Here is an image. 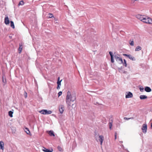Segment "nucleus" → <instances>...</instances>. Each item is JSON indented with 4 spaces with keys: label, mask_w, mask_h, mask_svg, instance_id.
Returning a JSON list of instances; mask_svg holds the SVG:
<instances>
[{
    "label": "nucleus",
    "mask_w": 152,
    "mask_h": 152,
    "mask_svg": "<svg viewBox=\"0 0 152 152\" xmlns=\"http://www.w3.org/2000/svg\"><path fill=\"white\" fill-rule=\"evenodd\" d=\"M145 91L147 92H149L151 91V88L149 87L145 86Z\"/></svg>",
    "instance_id": "nucleus-12"
},
{
    "label": "nucleus",
    "mask_w": 152,
    "mask_h": 152,
    "mask_svg": "<svg viewBox=\"0 0 152 152\" xmlns=\"http://www.w3.org/2000/svg\"><path fill=\"white\" fill-rule=\"evenodd\" d=\"M22 50V47L21 45H19V53H20Z\"/></svg>",
    "instance_id": "nucleus-22"
},
{
    "label": "nucleus",
    "mask_w": 152,
    "mask_h": 152,
    "mask_svg": "<svg viewBox=\"0 0 152 152\" xmlns=\"http://www.w3.org/2000/svg\"><path fill=\"white\" fill-rule=\"evenodd\" d=\"M120 142H121V141H120Z\"/></svg>",
    "instance_id": "nucleus-42"
},
{
    "label": "nucleus",
    "mask_w": 152,
    "mask_h": 152,
    "mask_svg": "<svg viewBox=\"0 0 152 152\" xmlns=\"http://www.w3.org/2000/svg\"><path fill=\"white\" fill-rule=\"evenodd\" d=\"M128 68H130L129 67V66H128Z\"/></svg>",
    "instance_id": "nucleus-40"
},
{
    "label": "nucleus",
    "mask_w": 152,
    "mask_h": 152,
    "mask_svg": "<svg viewBox=\"0 0 152 152\" xmlns=\"http://www.w3.org/2000/svg\"><path fill=\"white\" fill-rule=\"evenodd\" d=\"M117 138V133L116 132L115 133V139L116 140Z\"/></svg>",
    "instance_id": "nucleus-33"
},
{
    "label": "nucleus",
    "mask_w": 152,
    "mask_h": 152,
    "mask_svg": "<svg viewBox=\"0 0 152 152\" xmlns=\"http://www.w3.org/2000/svg\"><path fill=\"white\" fill-rule=\"evenodd\" d=\"M124 120H129V118H126V117H124Z\"/></svg>",
    "instance_id": "nucleus-34"
},
{
    "label": "nucleus",
    "mask_w": 152,
    "mask_h": 152,
    "mask_svg": "<svg viewBox=\"0 0 152 152\" xmlns=\"http://www.w3.org/2000/svg\"><path fill=\"white\" fill-rule=\"evenodd\" d=\"M62 94V91H60L58 93V97L61 96Z\"/></svg>",
    "instance_id": "nucleus-32"
},
{
    "label": "nucleus",
    "mask_w": 152,
    "mask_h": 152,
    "mask_svg": "<svg viewBox=\"0 0 152 152\" xmlns=\"http://www.w3.org/2000/svg\"><path fill=\"white\" fill-rule=\"evenodd\" d=\"M24 130L25 132L27 133V134H28L30 135V132L28 128L26 127L24 129Z\"/></svg>",
    "instance_id": "nucleus-15"
},
{
    "label": "nucleus",
    "mask_w": 152,
    "mask_h": 152,
    "mask_svg": "<svg viewBox=\"0 0 152 152\" xmlns=\"http://www.w3.org/2000/svg\"><path fill=\"white\" fill-rule=\"evenodd\" d=\"M23 95L25 98H26L27 97V94L26 91L24 92Z\"/></svg>",
    "instance_id": "nucleus-29"
},
{
    "label": "nucleus",
    "mask_w": 152,
    "mask_h": 152,
    "mask_svg": "<svg viewBox=\"0 0 152 152\" xmlns=\"http://www.w3.org/2000/svg\"><path fill=\"white\" fill-rule=\"evenodd\" d=\"M9 37H10V38H11V36H9Z\"/></svg>",
    "instance_id": "nucleus-39"
},
{
    "label": "nucleus",
    "mask_w": 152,
    "mask_h": 152,
    "mask_svg": "<svg viewBox=\"0 0 152 152\" xmlns=\"http://www.w3.org/2000/svg\"><path fill=\"white\" fill-rule=\"evenodd\" d=\"M96 139L97 142H99L101 145H102L104 137L101 135H98L96 137Z\"/></svg>",
    "instance_id": "nucleus-4"
},
{
    "label": "nucleus",
    "mask_w": 152,
    "mask_h": 152,
    "mask_svg": "<svg viewBox=\"0 0 152 152\" xmlns=\"http://www.w3.org/2000/svg\"><path fill=\"white\" fill-rule=\"evenodd\" d=\"M13 113V112L11 111H9V115L11 117H12L13 116H12V114Z\"/></svg>",
    "instance_id": "nucleus-24"
},
{
    "label": "nucleus",
    "mask_w": 152,
    "mask_h": 152,
    "mask_svg": "<svg viewBox=\"0 0 152 152\" xmlns=\"http://www.w3.org/2000/svg\"><path fill=\"white\" fill-rule=\"evenodd\" d=\"M112 123H113V119L112 118H110L109 119V128L110 129H111V128L112 126Z\"/></svg>",
    "instance_id": "nucleus-13"
},
{
    "label": "nucleus",
    "mask_w": 152,
    "mask_h": 152,
    "mask_svg": "<svg viewBox=\"0 0 152 152\" xmlns=\"http://www.w3.org/2000/svg\"><path fill=\"white\" fill-rule=\"evenodd\" d=\"M58 150L60 151H63L62 148L59 146H58Z\"/></svg>",
    "instance_id": "nucleus-28"
},
{
    "label": "nucleus",
    "mask_w": 152,
    "mask_h": 152,
    "mask_svg": "<svg viewBox=\"0 0 152 152\" xmlns=\"http://www.w3.org/2000/svg\"><path fill=\"white\" fill-rule=\"evenodd\" d=\"M109 53L111 57V62L112 63H113L114 62V56L116 61L119 64H121L123 63L122 59L120 57V56L119 55L116 54L113 55V52L111 51L109 52Z\"/></svg>",
    "instance_id": "nucleus-2"
},
{
    "label": "nucleus",
    "mask_w": 152,
    "mask_h": 152,
    "mask_svg": "<svg viewBox=\"0 0 152 152\" xmlns=\"http://www.w3.org/2000/svg\"><path fill=\"white\" fill-rule=\"evenodd\" d=\"M141 47L140 46H138L136 48L135 51H139L141 49Z\"/></svg>",
    "instance_id": "nucleus-17"
},
{
    "label": "nucleus",
    "mask_w": 152,
    "mask_h": 152,
    "mask_svg": "<svg viewBox=\"0 0 152 152\" xmlns=\"http://www.w3.org/2000/svg\"><path fill=\"white\" fill-rule=\"evenodd\" d=\"M139 89L140 91L141 92H142L144 91V88L142 86H141L140 87Z\"/></svg>",
    "instance_id": "nucleus-27"
},
{
    "label": "nucleus",
    "mask_w": 152,
    "mask_h": 152,
    "mask_svg": "<svg viewBox=\"0 0 152 152\" xmlns=\"http://www.w3.org/2000/svg\"><path fill=\"white\" fill-rule=\"evenodd\" d=\"M48 133H49V134L51 136H55V135L54 134L53 132L51 130V131H49Z\"/></svg>",
    "instance_id": "nucleus-19"
},
{
    "label": "nucleus",
    "mask_w": 152,
    "mask_h": 152,
    "mask_svg": "<svg viewBox=\"0 0 152 152\" xmlns=\"http://www.w3.org/2000/svg\"><path fill=\"white\" fill-rule=\"evenodd\" d=\"M64 107L63 105H60L59 106V111L60 113H61L62 114L63 113L64 111Z\"/></svg>",
    "instance_id": "nucleus-9"
},
{
    "label": "nucleus",
    "mask_w": 152,
    "mask_h": 152,
    "mask_svg": "<svg viewBox=\"0 0 152 152\" xmlns=\"http://www.w3.org/2000/svg\"><path fill=\"white\" fill-rule=\"evenodd\" d=\"M45 115L50 114L52 113V111L51 110H45Z\"/></svg>",
    "instance_id": "nucleus-20"
},
{
    "label": "nucleus",
    "mask_w": 152,
    "mask_h": 152,
    "mask_svg": "<svg viewBox=\"0 0 152 152\" xmlns=\"http://www.w3.org/2000/svg\"><path fill=\"white\" fill-rule=\"evenodd\" d=\"M151 127H152V122L151 123Z\"/></svg>",
    "instance_id": "nucleus-38"
},
{
    "label": "nucleus",
    "mask_w": 152,
    "mask_h": 152,
    "mask_svg": "<svg viewBox=\"0 0 152 152\" xmlns=\"http://www.w3.org/2000/svg\"><path fill=\"white\" fill-rule=\"evenodd\" d=\"M42 150L45 152H52L53 151V150L52 148L50 150H49L44 147H43L42 149Z\"/></svg>",
    "instance_id": "nucleus-11"
},
{
    "label": "nucleus",
    "mask_w": 152,
    "mask_h": 152,
    "mask_svg": "<svg viewBox=\"0 0 152 152\" xmlns=\"http://www.w3.org/2000/svg\"><path fill=\"white\" fill-rule=\"evenodd\" d=\"M144 17V15L140 14H138L136 15V17L138 19L140 20L141 21H142V19Z\"/></svg>",
    "instance_id": "nucleus-10"
},
{
    "label": "nucleus",
    "mask_w": 152,
    "mask_h": 152,
    "mask_svg": "<svg viewBox=\"0 0 152 152\" xmlns=\"http://www.w3.org/2000/svg\"><path fill=\"white\" fill-rule=\"evenodd\" d=\"M10 26L12 28H15L13 22L11 21H10Z\"/></svg>",
    "instance_id": "nucleus-21"
},
{
    "label": "nucleus",
    "mask_w": 152,
    "mask_h": 152,
    "mask_svg": "<svg viewBox=\"0 0 152 152\" xmlns=\"http://www.w3.org/2000/svg\"><path fill=\"white\" fill-rule=\"evenodd\" d=\"M60 77H58V81H57V85L59 86H61V82L62 80H59Z\"/></svg>",
    "instance_id": "nucleus-18"
},
{
    "label": "nucleus",
    "mask_w": 152,
    "mask_h": 152,
    "mask_svg": "<svg viewBox=\"0 0 152 152\" xmlns=\"http://www.w3.org/2000/svg\"><path fill=\"white\" fill-rule=\"evenodd\" d=\"M147 125L146 124H144L142 125V130L143 133H145L147 132Z\"/></svg>",
    "instance_id": "nucleus-6"
},
{
    "label": "nucleus",
    "mask_w": 152,
    "mask_h": 152,
    "mask_svg": "<svg viewBox=\"0 0 152 152\" xmlns=\"http://www.w3.org/2000/svg\"><path fill=\"white\" fill-rule=\"evenodd\" d=\"M123 56H126L129 58L130 60L135 61L136 60L135 58L134 57H132L131 55L130 54H123Z\"/></svg>",
    "instance_id": "nucleus-5"
},
{
    "label": "nucleus",
    "mask_w": 152,
    "mask_h": 152,
    "mask_svg": "<svg viewBox=\"0 0 152 152\" xmlns=\"http://www.w3.org/2000/svg\"><path fill=\"white\" fill-rule=\"evenodd\" d=\"M133 95L132 93L130 92H127L126 93V98H131L133 97Z\"/></svg>",
    "instance_id": "nucleus-7"
},
{
    "label": "nucleus",
    "mask_w": 152,
    "mask_h": 152,
    "mask_svg": "<svg viewBox=\"0 0 152 152\" xmlns=\"http://www.w3.org/2000/svg\"><path fill=\"white\" fill-rule=\"evenodd\" d=\"M120 142H121V141H120Z\"/></svg>",
    "instance_id": "nucleus-41"
},
{
    "label": "nucleus",
    "mask_w": 152,
    "mask_h": 152,
    "mask_svg": "<svg viewBox=\"0 0 152 152\" xmlns=\"http://www.w3.org/2000/svg\"><path fill=\"white\" fill-rule=\"evenodd\" d=\"M142 21L146 23L152 24V19L150 18L146 17L145 16L143 18Z\"/></svg>",
    "instance_id": "nucleus-3"
},
{
    "label": "nucleus",
    "mask_w": 152,
    "mask_h": 152,
    "mask_svg": "<svg viewBox=\"0 0 152 152\" xmlns=\"http://www.w3.org/2000/svg\"><path fill=\"white\" fill-rule=\"evenodd\" d=\"M130 45L132 46H133L134 45V41L133 40L131 41V42L129 43Z\"/></svg>",
    "instance_id": "nucleus-31"
},
{
    "label": "nucleus",
    "mask_w": 152,
    "mask_h": 152,
    "mask_svg": "<svg viewBox=\"0 0 152 152\" xmlns=\"http://www.w3.org/2000/svg\"><path fill=\"white\" fill-rule=\"evenodd\" d=\"M122 64H123V65L125 66V67L127 66L126 61L125 59H124V62H123Z\"/></svg>",
    "instance_id": "nucleus-25"
},
{
    "label": "nucleus",
    "mask_w": 152,
    "mask_h": 152,
    "mask_svg": "<svg viewBox=\"0 0 152 152\" xmlns=\"http://www.w3.org/2000/svg\"><path fill=\"white\" fill-rule=\"evenodd\" d=\"M39 112L41 113L42 114L45 115V110H43L39 111Z\"/></svg>",
    "instance_id": "nucleus-23"
},
{
    "label": "nucleus",
    "mask_w": 152,
    "mask_h": 152,
    "mask_svg": "<svg viewBox=\"0 0 152 152\" xmlns=\"http://www.w3.org/2000/svg\"><path fill=\"white\" fill-rule=\"evenodd\" d=\"M2 80H3V82H4V83L5 82H6L5 80H4L3 77V79Z\"/></svg>",
    "instance_id": "nucleus-36"
},
{
    "label": "nucleus",
    "mask_w": 152,
    "mask_h": 152,
    "mask_svg": "<svg viewBox=\"0 0 152 152\" xmlns=\"http://www.w3.org/2000/svg\"><path fill=\"white\" fill-rule=\"evenodd\" d=\"M129 118V119H134V118L132 117H131V118Z\"/></svg>",
    "instance_id": "nucleus-37"
},
{
    "label": "nucleus",
    "mask_w": 152,
    "mask_h": 152,
    "mask_svg": "<svg viewBox=\"0 0 152 152\" xmlns=\"http://www.w3.org/2000/svg\"><path fill=\"white\" fill-rule=\"evenodd\" d=\"M10 20H9L8 17L7 15L5 16V17L4 18V23H5L7 25L9 24L10 23Z\"/></svg>",
    "instance_id": "nucleus-8"
},
{
    "label": "nucleus",
    "mask_w": 152,
    "mask_h": 152,
    "mask_svg": "<svg viewBox=\"0 0 152 152\" xmlns=\"http://www.w3.org/2000/svg\"><path fill=\"white\" fill-rule=\"evenodd\" d=\"M4 143L2 141H0V148L2 150L4 149Z\"/></svg>",
    "instance_id": "nucleus-14"
},
{
    "label": "nucleus",
    "mask_w": 152,
    "mask_h": 152,
    "mask_svg": "<svg viewBox=\"0 0 152 152\" xmlns=\"http://www.w3.org/2000/svg\"><path fill=\"white\" fill-rule=\"evenodd\" d=\"M76 99V92L75 91H72V93L69 91L67 93L66 98V102L68 106L71 104V102L74 101Z\"/></svg>",
    "instance_id": "nucleus-1"
},
{
    "label": "nucleus",
    "mask_w": 152,
    "mask_h": 152,
    "mask_svg": "<svg viewBox=\"0 0 152 152\" xmlns=\"http://www.w3.org/2000/svg\"><path fill=\"white\" fill-rule=\"evenodd\" d=\"M48 17L49 18H52L53 17V15L51 13L49 14H48Z\"/></svg>",
    "instance_id": "nucleus-30"
},
{
    "label": "nucleus",
    "mask_w": 152,
    "mask_h": 152,
    "mask_svg": "<svg viewBox=\"0 0 152 152\" xmlns=\"http://www.w3.org/2000/svg\"><path fill=\"white\" fill-rule=\"evenodd\" d=\"M57 89H59L60 88V86L57 85Z\"/></svg>",
    "instance_id": "nucleus-35"
},
{
    "label": "nucleus",
    "mask_w": 152,
    "mask_h": 152,
    "mask_svg": "<svg viewBox=\"0 0 152 152\" xmlns=\"http://www.w3.org/2000/svg\"><path fill=\"white\" fill-rule=\"evenodd\" d=\"M24 4V2L23 1H21L19 2V3L18 4V5L19 6H20V5H23Z\"/></svg>",
    "instance_id": "nucleus-26"
},
{
    "label": "nucleus",
    "mask_w": 152,
    "mask_h": 152,
    "mask_svg": "<svg viewBox=\"0 0 152 152\" xmlns=\"http://www.w3.org/2000/svg\"><path fill=\"white\" fill-rule=\"evenodd\" d=\"M140 98L141 99H145L147 98V96L145 95H141L140 96Z\"/></svg>",
    "instance_id": "nucleus-16"
}]
</instances>
